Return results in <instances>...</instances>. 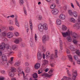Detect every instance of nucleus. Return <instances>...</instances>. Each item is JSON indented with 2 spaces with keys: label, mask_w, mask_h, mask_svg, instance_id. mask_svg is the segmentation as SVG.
<instances>
[{
  "label": "nucleus",
  "mask_w": 80,
  "mask_h": 80,
  "mask_svg": "<svg viewBox=\"0 0 80 80\" xmlns=\"http://www.w3.org/2000/svg\"><path fill=\"white\" fill-rule=\"evenodd\" d=\"M14 33L16 37H18L19 35V33L17 32H15Z\"/></svg>",
  "instance_id": "nucleus-49"
},
{
  "label": "nucleus",
  "mask_w": 80,
  "mask_h": 80,
  "mask_svg": "<svg viewBox=\"0 0 80 80\" xmlns=\"http://www.w3.org/2000/svg\"><path fill=\"white\" fill-rule=\"evenodd\" d=\"M9 75L11 77H14V72H10L9 73Z\"/></svg>",
  "instance_id": "nucleus-21"
},
{
  "label": "nucleus",
  "mask_w": 80,
  "mask_h": 80,
  "mask_svg": "<svg viewBox=\"0 0 80 80\" xmlns=\"http://www.w3.org/2000/svg\"><path fill=\"white\" fill-rule=\"evenodd\" d=\"M13 29H14L12 27V26L10 27H9V30H11V31L13 30Z\"/></svg>",
  "instance_id": "nucleus-51"
},
{
  "label": "nucleus",
  "mask_w": 80,
  "mask_h": 80,
  "mask_svg": "<svg viewBox=\"0 0 80 80\" xmlns=\"http://www.w3.org/2000/svg\"><path fill=\"white\" fill-rule=\"evenodd\" d=\"M9 23L10 24V25H12L13 24V21L11 20H9Z\"/></svg>",
  "instance_id": "nucleus-47"
},
{
  "label": "nucleus",
  "mask_w": 80,
  "mask_h": 80,
  "mask_svg": "<svg viewBox=\"0 0 80 80\" xmlns=\"http://www.w3.org/2000/svg\"><path fill=\"white\" fill-rule=\"evenodd\" d=\"M38 29L40 32H43V25L40 24L38 26Z\"/></svg>",
  "instance_id": "nucleus-9"
},
{
  "label": "nucleus",
  "mask_w": 80,
  "mask_h": 80,
  "mask_svg": "<svg viewBox=\"0 0 80 80\" xmlns=\"http://www.w3.org/2000/svg\"><path fill=\"white\" fill-rule=\"evenodd\" d=\"M7 37L9 38H12L13 37V34L12 32H9L7 33Z\"/></svg>",
  "instance_id": "nucleus-11"
},
{
  "label": "nucleus",
  "mask_w": 80,
  "mask_h": 80,
  "mask_svg": "<svg viewBox=\"0 0 80 80\" xmlns=\"http://www.w3.org/2000/svg\"><path fill=\"white\" fill-rule=\"evenodd\" d=\"M75 1L78 7H79L80 9V4H79V3H78V1H77V0H75Z\"/></svg>",
  "instance_id": "nucleus-43"
},
{
  "label": "nucleus",
  "mask_w": 80,
  "mask_h": 80,
  "mask_svg": "<svg viewBox=\"0 0 80 80\" xmlns=\"http://www.w3.org/2000/svg\"><path fill=\"white\" fill-rule=\"evenodd\" d=\"M12 48L13 50H15V49H17V46L16 45H13L12 46Z\"/></svg>",
  "instance_id": "nucleus-41"
},
{
  "label": "nucleus",
  "mask_w": 80,
  "mask_h": 80,
  "mask_svg": "<svg viewBox=\"0 0 80 80\" xmlns=\"http://www.w3.org/2000/svg\"><path fill=\"white\" fill-rule=\"evenodd\" d=\"M35 40H37V35L36 34H35Z\"/></svg>",
  "instance_id": "nucleus-57"
},
{
  "label": "nucleus",
  "mask_w": 80,
  "mask_h": 80,
  "mask_svg": "<svg viewBox=\"0 0 80 80\" xmlns=\"http://www.w3.org/2000/svg\"><path fill=\"white\" fill-rule=\"evenodd\" d=\"M43 29L44 30H47L48 28V26L47 24H44L42 25Z\"/></svg>",
  "instance_id": "nucleus-20"
},
{
  "label": "nucleus",
  "mask_w": 80,
  "mask_h": 80,
  "mask_svg": "<svg viewBox=\"0 0 80 80\" xmlns=\"http://www.w3.org/2000/svg\"><path fill=\"white\" fill-rule=\"evenodd\" d=\"M2 55V52L0 51V64L2 65H3L4 62L1 60V55Z\"/></svg>",
  "instance_id": "nucleus-18"
},
{
  "label": "nucleus",
  "mask_w": 80,
  "mask_h": 80,
  "mask_svg": "<svg viewBox=\"0 0 80 80\" xmlns=\"http://www.w3.org/2000/svg\"><path fill=\"white\" fill-rule=\"evenodd\" d=\"M66 52L67 53H70V50H68V49H67L66 50Z\"/></svg>",
  "instance_id": "nucleus-59"
},
{
  "label": "nucleus",
  "mask_w": 80,
  "mask_h": 80,
  "mask_svg": "<svg viewBox=\"0 0 80 80\" xmlns=\"http://www.w3.org/2000/svg\"><path fill=\"white\" fill-rule=\"evenodd\" d=\"M8 45H6L5 43L4 42H2L0 45V49L1 50H3L6 47H7Z\"/></svg>",
  "instance_id": "nucleus-4"
},
{
  "label": "nucleus",
  "mask_w": 80,
  "mask_h": 80,
  "mask_svg": "<svg viewBox=\"0 0 80 80\" xmlns=\"http://www.w3.org/2000/svg\"><path fill=\"white\" fill-rule=\"evenodd\" d=\"M43 65H46V64H47L48 63V61L47 60H44L43 61Z\"/></svg>",
  "instance_id": "nucleus-29"
},
{
  "label": "nucleus",
  "mask_w": 80,
  "mask_h": 80,
  "mask_svg": "<svg viewBox=\"0 0 80 80\" xmlns=\"http://www.w3.org/2000/svg\"><path fill=\"white\" fill-rule=\"evenodd\" d=\"M53 69H51L49 72V73H50V74H51V73H53Z\"/></svg>",
  "instance_id": "nucleus-52"
},
{
  "label": "nucleus",
  "mask_w": 80,
  "mask_h": 80,
  "mask_svg": "<svg viewBox=\"0 0 80 80\" xmlns=\"http://www.w3.org/2000/svg\"><path fill=\"white\" fill-rule=\"evenodd\" d=\"M67 40H68V41L69 42L72 41V39H71V38L70 37L68 38H67Z\"/></svg>",
  "instance_id": "nucleus-44"
},
{
  "label": "nucleus",
  "mask_w": 80,
  "mask_h": 80,
  "mask_svg": "<svg viewBox=\"0 0 80 80\" xmlns=\"http://www.w3.org/2000/svg\"><path fill=\"white\" fill-rule=\"evenodd\" d=\"M25 71L26 73H29L30 72V68H28L25 70Z\"/></svg>",
  "instance_id": "nucleus-45"
},
{
  "label": "nucleus",
  "mask_w": 80,
  "mask_h": 80,
  "mask_svg": "<svg viewBox=\"0 0 80 80\" xmlns=\"http://www.w3.org/2000/svg\"><path fill=\"white\" fill-rule=\"evenodd\" d=\"M18 73H19V74H21V73H22L24 76V75H25V73H24L23 71H22V70H21L20 68H18Z\"/></svg>",
  "instance_id": "nucleus-16"
},
{
  "label": "nucleus",
  "mask_w": 80,
  "mask_h": 80,
  "mask_svg": "<svg viewBox=\"0 0 80 80\" xmlns=\"http://www.w3.org/2000/svg\"><path fill=\"white\" fill-rule=\"evenodd\" d=\"M6 34L7 33H6V32H3L1 33L0 35L1 37H5V36H6Z\"/></svg>",
  "instance_id": "nucleus-22"
},
{
  "label": "nucleus",
  "mask_w": 80,
  "mask_h": 80,
  "mask_svg": "<svg viewBox=\"0 0 80 80\" xmlns=\"http://www.w3.org/2000/svg\"><path fill=\"white\" fill-rule=\"evenodd\" d=\"M70 21L71 22H73V23H75V20L73 18H70Z\"/></svg>",
  "instance_id": "nucleus-37"
},
{
  "label": "nucleus",
  "mask_w": 80,
  "mask_h": 80,
  "mask_svg": "<svg viewBox=\"0 0 80 80\" xmlns=\"http://www.w3.org/2000/svg\"><path fill=\"white\" fill-rule=\"evenodd\" d=\"M30 25L31 30H32V29H33V27L32 26V21L31 20L30 21Z\"/></svg>",
  "instance_id": "nucleus-30"
},
{
  "label": "nucleus",
  "mask_w": 80,
  "mask_h": 80,
  "mask_svg": "<svg viewBox=\"0 0 80 80\" xmlns=\"http://www.w3.org/2000/svg\"><path fill=\"white\" fill-rule=\"evenodd\" d=\"M22 40V39L20 38H19L15 40L14 41V43L16 44H18L19 43V42H21Z\"/></svg>",
  "instance_id": "nucleus-10"
},
{
  "label": "nucleus",
  "mask_w": 80,
  "mask_h": 80,
  "mask_svg": "<svg viewBox=\"0 0 80 80\" xmlns=\"http://www.w3.org/2000/svg\"><path fill=\"white\" fill-rule=\"evenodd\" d=\"M5 72V71L4 70L1 71V73H2V74H4Z\"/></svg>",
  "instance_id": "nucleus-58"
},
{
  "label": "nucleus",
  "mask_w": 80,
  "mask_h": 80,
  "mask_svg": "<svg viewBox=\"0 0 80 80\" xmlns=\"http://www.w3.org/2000/svg\"><path fill=\"white\" fill-rule=\"evenodd\" d=\"M38 59V60H41L42 58V54L40 52H38V53L37 55Z\"/></svg>",
  "instance_id": "nucleus-12"
},
{
  "label": "nucleus",
  "mask_w": 80,
  "mask_h": 80,
  "mask_svg": "<svg viewBox=\"0 0 80 80\" xmlns=\"http://www.w3.org/2000/svg\"><path fill=\"white\" fill-rule=\"evenodd\" d=\"M55 4H53L51 5L50 7L52 9H54V8H55Z\"/></svg>",
  "instance_id": "nucleus-36"
},
{
  "label": "nucleus",
  "mask_w": 80,
  "mask_h": 80,
  "mask_svg": "<svg viewBox=\"0 0 80 80\" xmlns=\"http://www.w3.org/2000/svg\"><path fill=\"white\" fill-rule=\"evenodd\" d=\"M20 63L19 62H17L15 63V66H18L20 65Z\"/></svg>",
  "instance_id": "nucleus-46"
},
{
  "label": "nucleus",
  "mask_w": 80,
  "mask_h": 80,
  "mask_svg": "<svg viewBox=\"0 0 80 80\" xmlns=\"http://www.w3.org/2000/svg\"><path fill=\"white\" fill-rule=\"evenodd\" d=\"M74 58L75 59V60H77L78 59V58L77 56L75 55L74 56Z\"/></svg>",
  "instance_id": "nucleus-42"
},
{
  "label": "nucleus",
  "mask_w": 80,
  "mask_h": 80,
  "mask_svg": "<svg viewBox=\"0 0 80 80\" xmlns=\"http://www.w3.org/2000/svg\"><path fill=\"white\" fill-rule=\"evenodd\" d=\"M67 80H72V78L70 77H68V79Z\"/></svg>",
  "instance_id": "nucleus-64"
},
{
  "label": "nucleus",
  "mask_w": 80,
  "mask_h": 80,
  "mask_svg": "<svg viewBox=\"0 0 80 80\" xmlns=\"http://www.w3.org/2000/svg\"><path fill=\"white\" fill-rule=\"evenodd\" d=\"M52 12L54 15H57L58 13V10L57 9L55 8L52 11Z\"/></svg>",
  "instance_id": "nucleus-8"
},
{
  "label": "nucleus",
  "mask_w": 80,
  "mask_h": 80,
  "mask_svg": "<svg viewBox=\"0 0 80 80\" xmlns=\"http://www.w3.org/2000/svg\"><path fill=\"white\" fill-rule=\"evenodd\" d=\"M11 71L12 72H14L16 71V69L14 68H12L11 69Z\"/></svg>",
  "instance_id": "nucleus-38"
},
{
  "label": "nucleus",
  "mask_w": 80,
  "mask_h": 80,
  "mask_svg": "<svg viewBox=\"0 0 80 80\" xmlns=\"http://www.w3.org/2000/svg\"><path fill=\"white\" fill-rule=\"evenodd\" d=\"M50 56V52H46V57H47V58H49Z\"/></svg>",
  "instance_id": "nucleus-32"
},
{
  "label": "nucleus",
  "mask_w": 80,
  "mask_h": 80,
  "mask_svg": "<svg viewBox=\"0 0 80 80\" xmlns=\"http://www.w3.org/2000/svg\"><path fill=\"white\" fill-rule=\"evenodd\" d=\"M67 74L68 75V76H69V77H71V76H72V75H71V74H70V71H69L68 70H67Z\"/></svg>",
  "instance_id": "nucleus-40"
},
{
  "label": "nucleus",
  "mask_w": 80,
  "mask_h": 80,
  "mask_svg": "<svg viewBox=\"0 0 80 80\" xmlns=\"http://www.w3.org/2000/svg\"><path fill=\"white\" fill-rule=\"evenodd\" d=\"M72 37L73 38L76 39V38H79V36H78V35L77 34V33L74 32L72 34Z\"/></svg>",
  "instance_id": "nucleus-13"
},
{
  "label": "nucleus",
  "mask_w": 80,
  "mask_h": 80,
  "mask_svg": "<svg viewBox=\"0 0 80 80\" xmlns=\"http://www.w3.org/2000/svg\"><path fill=\"white\" fill-rule=\"evenodd\" d=\"M77 62L78 64H80V59L78 60Z\"/></svg>",
  "instance_id": "nucleus-62"
},
{
  "label": "nucleus",
  "mask_w": 80,
  "mask_h": 80,
  "mask_svg": "<svg viewBox=\"0 0 80 80\" xmlns=\"http://www.w3.org/2000/svg\"><path fill=\"white\" fill-rule=\"evenodd\" d=\"M25 65H26V66H28V65H29V63L28 62H25Z\"/></svg>",
  "instance_id": "nucleus-56"
},
{
  "label": "nucleus",
  "mask_w": 80,
  "mask_h": 80,
  "mask_svg": "<svg viewBox=\"0 0 80 80\" xmlns=\"http://www.w3.org/2000/svg\"><path fill=\"white\" fill-rule=\"evenodd\" d=\"M32 77L33 78H38V74L37 73H34L32 74Z\"/></svg>",
  "instance_id": "nucleus-23"
},
{
  "label": "nucleus",
  "mask_w": 80,
  "mask_h": 80,
  "mask_svg": "<svg viewBox=\"0 0 80 80\" xmlns=\"http://www.w3.org/2000/svg\"><path fill=\"white\" fill-rule=\"evenodd\" d=\"M74 71V70H73L72 72V78L73 80H76V77L78 75L77 71L76 70Z\"/></svg>",
  "instance_id": "nucleus-2"
},
{
  "label": "nucleus",
  "mask_w": 80,
  "mask_h": 80,
  "mask_svg": "<svg viewBox=\"0 0 80 80\" xmlns=\"http://www.w3.org/2000/svg\"><path fill=\"white\" fill-rule=\"evenodd\" d=\"M58 51L57 50H55V55H54L55 58H57L58 57V56H57V53Z\"/></svg>",
  "instance_id": "nucleus-34"
},
{
  "label": "nucleus",
  "mask_w": 80,
  "mask_h": 80,
  "mask_svg": "<svg viewBox=\"0 0 80 80\" xmlns=\"http://www.w3.org/2000/svg\"><path fill=\"white\" fill-rule=\"evenodd\" d=\"M77 22L78 23H76L73 25V26L75 28H76V29H78L80 28V27L79 24L80 23V16H79V18L77 20Z\"/></svg>",
  "instance_id": "nucleus-1"
},
{
  "label": "nucleus",
  "mask_w": 80,
  "mask_h": 80,
  "mask_svg": "<svg viewBox=\"0 0 80 80\" xmlns=\"http://www.w3.org/2000/svg\"><path fill=\"white\" fill-rule=\"evenodd\" d=\"M48 36L46 35H44L42 38V42L43 43H45L47 40H48Z\"/></svg>",
  "instance_id": "nucleus-7"
},
{
  "label": "nucleus",
  "mask_w": 80,
  "mask_h": 80,
  "mask_svg": "<svg viewBox=\"0 0 80 80\" xmlns=\"http://www.w3.org/2000/svg\"><path fill=\"white\" fill-rule=\"evenodd\" d=\"M20 2L21 3L23 4V0H20Z\"/></svg>",
  "instance_id": "nucleus-63"
},
{
  "label": "nucleus",
  "mask_w": 80,
  "mask_h": 80,
  "mask_svg": "<svg viewBox=\"0 0 80 80\" xmlns=\"http://www.w3.org/2000/svg\"><path fill=\"white\" fill-rule=\"evenodd\" d=\"M54 58V54H51V58H50L51 59H53Z\"/></svg>",
  "instance_id": "nucleus-50"
},
{
  "label": "nucleus",
  "mask_w": 80,
  "mask_h": 80,
  "mask_svg": "<svg viewBox=\"0 0 80 80\" xmlns=\"http://www.w3.org/2000/svg\"><path fill=\"white\" fill-rule=\"evenodd\" d=\"M42 18L41 15H38V20H41Z\"/></svg>",
  "instance_id": "nucleus-53"
},
{
  "label": "nucleus",
  "mask_w": 80,
  "mask_h": 80,
  "mask_svg": "<svg viewBox=\"0 0 80 80\" xmlns=\"http://www.w3.org/2000/svg\"><path fill=\"white\" fill-rule=\"evenodd\" d=\"M71 5L72 7L73 8H75V7H74V5H73V3H71Z\"/></svg>",
  "instance_id": "nucleus-61"
},
{
  "label": "nucleus",
  "mask_w": 80,
  "mask_h": 80,
  "mask_svg": "<svg viewBox=\"0 0 80 80\" xmlns=\"http://www.w3.org/2000/svg\"><path fill=\"white\" fill-rule=\"evenodd\" d=\"M30 43L31 47H35V45L33 44V40L32 39H30Z\"/></svg>",
  "instance_id": "nucleus-15"
},
{
  "label": "nucleus",
  "mask_w": 80,
  "mask_h": 80,
  "mask_svg": "<svg viewBox=\"0 0 80 80\" xmlns=\"http://www.w3.org/2000/svg\"><path fill=\"white\" fill-rule=\"evenodd\" d=\"M67 28L66 27L65 25H62V30L63 31H65V30H67Z\"/></svg>",
  "instance_id": "nucleus-27"
},
{
  "label": "nucleus",
  "mask_w": 80,
  "mask_h": 80,
  "mask_svg": "<svg viewBox=\"0 0 80 80\" xmlns=\"http://www.w3.org/2000/svg\"><path fill=\"white\" fill-rule=\"evenodd\" d=\"M1 58L2 60H1L2 62H3L4 63L3 64V65H4L5 64V61H7V56L5 54L2 55L1 56Z\"/></svg>",
  "instance_id": "nucleus-5"
},
{
  "label": "nucleus",
  "mask_w": 80,
  "mask_h": 80,
  "mask_svg": "<svg viewBox=\"0 0 80 80\" xmlns=\"http://www.w3.org/2000/svg\"><path fill=\"white\" fill-rule=\"evenodd\" d=\"M60 48L61 50H63V45H60Z\"/></svg>",
  "instance_id": "nucleus-54"
},
{
  "label": "nucleus",
  "mask_w": 80,
  "mask_h": 80,
  "mask_svg": "<svg viewBox=\"0 0 80 80\" xmlns=\"http://www.w3.org/2000/svg\"><path fill=\"white\" fill-rule=\"evenodd\" d=\"M60 45H63L62 41L61 40H60Z\"/></svg>",
  "instance_id": "nucleus-60"
},
{
  "label": "nucleus",
  "mask_w": 80,
  "mask_h": 80,
  "mask_svg": "<svg viewBox=\"0 0 80 80\" xmlns=\"http://www.w3.org/2000/svg\"><path fill=\"white\" fill-rule=\"evenodd\" d=\"M62 36H63V37L65 38L67 37V36H69L70 35L69 30H68L67 32H62Z\"/></svg>",
  "instance_id": "nucleus-3"
},
{
  "label": "nucleus",
  "mask_w": 80,
  "mask_h": 80,
  "mask_svg": "<svg viewBox=\"0 0 80 80\" xmlns=\"http://www.w3.org/2000/svg\"><path fill=\"white\" fill-rule=\"evenodd\" d=\"M59 18L62 20L65 19V16L63 14H61L59 16Z\"/></svg>",
  "instance_id": "nucleus-17"
},
{
  "label": "nucleus",
  "mask_w": 80,
  "mask_h": 80,
  "mask_svg": "<svg viewBox=\"0 0 80 80\" xmlns=\"http://www.w3.org/2000/svg\"><path fill=\"white\" fill-rule=\"evenodd\" d=\"M23 9L25 15H27V11L26 10V9H25V8H23Z\"/></svg>",
  "instance_id": "nucleus-48"
},
{
  "label": "nucleus",
  "mask_w": 80,
  "mask_h": 80,
  "mask_svg": "<svg viewBox=\"0 0 80 80\" xmlns=\"http://www.w3.org/2000/svg\"><path fill=\"white\" fill-rule=\"evenodd\" d=\"M56 23L58 25H60L62 23L61 20L60 19H58L56 21Z\"/></svg>",
  "instance_id": "nucleus-24"
},
{
  "label": "nucleus",
  "mask_w": 80,
  "mask_h": 80,
  "mask_svg": "<svg viewBox=\"0 0 80 80\" xmlns=\"http://www.w3.org/2000/svg\"><path fill=\"white\" fill-rule=\"evenodd\" d=\"M13 57H12L11 58V60L9 61V63H10L11 65H12V63H13L12 62H13Z\"/></svg>",
  "instance_id": "nucleus-33"
},
{
  "label": "nucleus",
  "mask_w": 80,
  "mask_h": 80,
  "mask_svg": "<svg viewBox=\"0 0 80 80\" xmlns=\"http://www.w3.org/2000/svg\"><path fill=\"white\" fill-rule=\"evenodd\" d=\"M7 46V47H6V48L8 50V54L10 55V54L13 53V52H12V49L11 48H10V47L9 45H8Z\"/></svg>",
  "instance_id": "nucleus-6"
},
{
  "label": "nucleus",
  "mask_w": 80,
  "mask_h": 80,
  "mask_svg": "<svg viewBox=\"0 0 80 80\" xmlns=\"http://www.w3.org/2000/svg\"><path fill=\"white\" fill-rule=\"evenodd\" d=\"M34 67L35 69H38V68H40V63H36L35 66Z\"/></svg>",
  "instance_id": "nucleus-14"
},
{
  "label": "nucleus",
  "mask_w": 80,
  "mask_h": 80,
  "mask_svg": "<svg viewBox=\"0 0 80 80\" xmlns=\"http://www.w3.org/2000/svg\"><path fill=\"white\" fill-rule=\"evenodd\" d=\"M70 48L71 51H74L75 50V48L73 45H71L70 46Z\"/></svg>",
  "instance_id": "nucleus-31"
},
{
  "label": "nucleus",
  "mask_w": 80,
  "mask_h": 80,
  "mask_svg": "<svg viewBox=\"0 0 80 80\" xmlns=\"http://www.w3.org/2000/svg\"><path fill=\"white\" fill-rule=\"evenodd\" d=\"M68 57L70 61L71 62H73V58H72V56L69 55H68Z\"/></svg>",
  "instance_id": "nucleus-28"
},
{
  "label": "nucleus",
  "mask_w": 80,
  "mask_h": 80,
  "mask_svg": "<svg viewBox=\"0 0 80 80\" xmlns=\"http://www.w3.org/2000/svg\"><path fill=\"white\" fill-rule=\"evenodd\" d=\"M51 76H52V74L50 75L48 74L45 73H44L42 75V77H51Z\"/></svg>",
  "instance_id": "nucleus-19"
},
{
  "label": "nucleus",
  "mask_w": 80,
  "mask_h": 80,
  "mask_svg": "<svg viewBox=\"0 0 80 80\" xmlns=\"http://www.w3.org/2000/svg\"><path fill=\"white\" fill-rule=\"evenodd\" d=\"M15 25H16L18 27H19V23H18V21L17 18L15 19Z\"/></svg>",
  "instance_id": "nucleus-25"
},
{
  "label": "nucleus",
  "mask_w": 80,
  "mask_h": 80,
  "mask_svg": "<svg viewBox=\"0 0 80 80\" xmlns=\"http://www.w3.org/2000/svg\"><path fill=\"white\" fill-rule=\"evenodd\" d=\"M68 12L70 15H73V12H72V10H68Z\"/></svg>",
  "instance_id": "nucleus-39"
},
{
  "label": "nucleus",
  "mask_w": 80,
  "mask_h": 80,
  "mask_svg": "<svg viewBox=\"0 0 80 80\" xmlns=\"http://www.w3.org/2000/svg\"><path fill=\"white\" fill-rule=\"evenodd\" d=\"M72 15H73L74 17H78V15L77 12L74 11L72 12Z\"/></svg>",
  "instance_id": "nucleus-26"
},
{
  "label": "nucleus",
  "mask_w": 80,
  "mask_h": 80,
  "mask_svg": "<svg viewBox=\"0 0 80 80\" xmlns=\"http://www.w3.org/2000/svg\"><path fill=\"white\" fill-rule=\"evenodd\" d=\"M73 42L74 43L75 45H77L78 44V41H77L74 39L73 40Z\"/></svg>",
  "instance_id": "nucleus-35"
},
{
  "label": "nucleus",
  "mask_w": 80,
  "mask_h": 80,
  "mask_svg": "<svg viewBox=\"0 0 80 80\" xmlns=\"http://www.w3.org/2000/svg\"><path fill=\"white\" fill-rule=\"evenodd\" d=\"M19 57H22V52H19L18 54Z\"/></svg>",
  "instance_id": "nucleus-55"
}]
</instances>
